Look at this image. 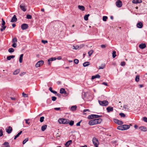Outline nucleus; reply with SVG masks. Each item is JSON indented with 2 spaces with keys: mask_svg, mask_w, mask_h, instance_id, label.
<instances>
[{
  "mask_svg": "<svg viewBox=\"0 0 147 147\" xmlns=\"http://www.w3.org/2000/svg\"><path fill=\"white\" fill-rule=\"evenodd\" d=\"M102 120L101 118L96 119L90 120L88 124L90 125H93L98 124L100 123Z\"/></svg>",
  "mask_w": 147,
  "mask_h": 147,
  "instance_id": "f257e3e1",
  "label": "nucleus"
},
{
  "mask_svg": "<svg viewBox=\"0 0 147 147\" xmlns=\"http://www.w3.org/2000/svg\"><path fill=\"white\" fill-rule=\"evenodd\" d=\"M60 123L66 124L69 123V121L68 119H60L58 120Z\"/></svg>",
  "mask_w": 147,
  "mask_h": 147,
  "instance_id": "f03ea898",
  "label": "nucleus"
},
{
  "mask_svg": "<svg viewBox=\"0 0 147 147\" xmlns=\"http://www.w3.org/2000/svg\"><path fill=\"white\" fill-rule=\"evenodd\" d=\"M99 104L103 106H106L108 105L109 102L108 101L106 100L101 101L99 100L98 101Z\"/></svg>",
  "mask_w": 147,
  "mask_h": 147,
  "instance_id": "7ed1b4c3",
  "label": "nucleus"
},
{
  "mask_svg": "<svg viewBox=\"0 0 147 147\" xmlns=\"http://www.w3.org/2000/svg\"><path fill=\"white\" fill-rule=\"evenodd\" d=\"M92 141L94 146L95 147H98V146L99 143L98 139L94 137L92 139Z\"/></svg>",
  "mask_w": 147,
  "mask_h": 147,
  "instance_id": "20e7f679",
  "label": "nucleus"
},
{
  "mask_svg": "<svg viewBox=\"0 0 147 147\" xmlns=\"http://www.w3.org/2000/svg\"><path fill=\"white\" fill-rule=\"evenodd\" d=\"M44 63V61H43L41 60L38 62L35 65V67H40L41 65H42Z\"/></svg>",
  "mask_w": 147,
  "mask_h": 147,
  "instance_id": "39448f33",
  "label": "nucleus"
},
{
  "mask_svg": "<svg viewBox=\"0 0 147 147\" xmlns=\"http://www.w3.org/2000/svg\"><path fill=\"white\" fill-rule=\"evenodd\" d=\"M116 5L117 7H120L122 6V3L121 1L118 0L116 2Z\"/></svg>",
  "mask_w": 147,
  "mask_h": 147,
  "instance_id": "423d86ee",
  "label": "nucleus"
},
{
  "mask_svg": "<svg viewBox=\"0 0 147 147\" xmlns=\"http://www.w3.org/2000/svg\"><path fill=\"white\" fill-rule=\"evenodd\" d=\"M28 27V24H22L21 26V28L22 30H24L27 29Z\"/></svg>",
  "mask_w": 147,
  "mask_h": 147,
  "instance_id": "0eeeda50",
  "label": "nucleus"
},
{
  "mask_svg": "<svg viewBox=\"0 0 147 147\" xmlns=\"http://www.w3.org/2000/svg\"><path fill=\"white\" fill-rule=\"evenodd\" d=\"M5 130L7 132L8 134H10L12 132V127L9 126L8 127V128L7 129H6Z\"/></svg>",
  "mask_w": 147,
  "mask_h": 147,
  "instance_id": "6e6552de",
  "label": "nucleus"
},
{
  "mask_svg": "<svg viewBox=\"0 0 147 147\" xmlns=\"http://www.w3.org/2000/svg\"><path fill=\"white\" fill-rule=\"evenodd\" d=\"M17 18L16 16L15 15H14L13 17L12 18L11 22H16L17 21Z\"/></svg>",
  "mask_w": 147,
  "mask_h": 147,
  "instance_id": "1a4fd4ad",
  "label": "nucleus"
},
{
  "mask_svg": "<svg viewBox=\"0 0 147 147\" xmlns=\"http://www.w3.org/2000/svg\"><path fill=\"white\" fill-rule=\"evenodd\" d=\"M114 122L116 123L119 125H121L123 124L122 121L119 120L117 119H115L114 120Z\"/></svg>",
  "mask_w": 147,
  "mask_h": 147,
  "instance_id": "9d476101",
  "label": "nucleus"
},
{
  "mask_svg": "<svg viewBox=\"0 0 147 147\" xmlns=\"http://www.w3.org/2000/svg\"><path fill=\"white\" fill-rule=\"evenodd\" d=\"M139 129L142 131H147L146 128L144 126L140 127Z\"/></svg>",
  "mask_w": 147,
  "mask_h": 147,
  "instance_id": "9b49d317",
  "label": "nucleus"
},
{
  "mask_svg": "<svg viewBox=\"0 0 147 147\" xmlns=\"http://www.w3.org/2000/svg\"><path fill=\"white\" fill-rule=\"evenodd\" d=\"M56 58L55 57H52L48 59V61L49 65H51V62H50V61H52L55 60H56Z\"/></svg>",
  "mask_w": 147,
  "mask_h": 147,
  "instance_id": "f8f14e48",
  "label": "nucleus"
},
{
  "mask_svg": "<svg viewBox=\"0 0 147 147\" xmlns=\"http://www.w3.org/2000/svg\"><path fill=\"white\" fill-rule=\"evenodd\" d=\"M3 145L4 146H2L1 147H10L9 143L7 142H4L3 144Z\"/></svg>",
  "mask_w": 147,
  "mask_h": 147,
  "instance_id": "ddd939ff",
  "label": "nucleus"
},
{
  "mask_svg": "<svg viewBox=\"0 0 147 147\" xmlns=\"http://www.w3.org/2000/svg\"><path fill=\"white\" fill-rule=\"evenodd\" d=\"M146 45L145 44H141L139 45V47L141 49H143L146 47Z\"/></svg>",
  "mask_w": 147,
  "mask_h": 147,
  "instance_id": "4468645a",
  "label": "nucleus"
},
{
  "mask_svg": "<svg viewBox=\"0 0 147 147\" xmlns=\"http://www.w3.org/2000/svg\"><path fill=\"white\" fill-rule=\"evenodd\" d=\"M107 110L108 112H110L111 111H113V108L110 106H109L107 108Z\"/></svg>",
  "mask_w": 147,
  "mask_h": 147,
  "instance_id": "2eb2a0df",
  "label": "nucleus"
},
{
  "mask_svg": "<svg viewBox=\"0 0 147 147\" xmlns=\"http://www.w3.org/2000/svg\"><path fill=\"white\" fill-rule=\"evenodd\" d=\"M123 130H125L129 129L130 128V126L127 125H122Z\"/></svg>",
  "mask_w": 147,
  "mask_h": 147,
  "instance_id": "dca6fc26",
  "label": "nucleus"
},
{
  "mask_svg": "<svg viewBox=\"0 0 147 147\" xmlns=\"http://www.w3.org/2000/svg\"><path fill=\"white\" fill-rule=\"evenodd\" d=\"M142 1L141 0H133L132 2L134 3L137 4L141 3Z\"/></svg>",
  "mask_w": 147,
  "mask_h": 147,
  "instance_id": "f3484780",
  "label": "nucleus"
},
{
  "mask_svg": "<svg viewBox=\"0 0 147 147\" xmlns=\"http://www.w3.org/2000/svg\"><path fill=\"white\" fill-rule=\"evenodd\" d=\"M60 92L61 94H66V92L65 91V89L63 88H61L60 90Z\"/></svg>",
  "mask_w": 147,
  "mask_h": 147,
  "instance_id": "a211bd4d",
  "label": "nucleus"
},
{
  "mask_svg": "<svg viewBox=\"0 0 147 147\" xmlns=\"http://www.w3.org/2000/svg\"><path fill=\"white\" fill-rule=\"evenodd\" d=\"M137 27L139 28H141L143 26V24L142 22H139L137 24Z\"/></svg>",
  "mask_w": 147,
  "mask_h": 147,
  "instance_id": "6ab92c4d",
  "label": "nucleus"
},
{
  "mask_svg": "<svg viewBox=\"0 0 147 147\" xmlns=\"http://www.w3.org/2000/svg\"><path fill=\"white\" fill-rule=\"evenodd\" d=\"M72 143V141L71 140H69L65 144V145L67 146H68Z\"/></svg>",
  "mask_w": 147,
  "mask_h": 147,
  "instance_id": "aec40b11",
  "label": "nucleus"
},
{
  "mask_svg": "<svg viewBox=\"0 0 147 147\" xmlns=\"http://www.w3.org/2000/svg\"><path fill=\"white\" fill-rule=\"evenodd\" d=\"M20 7L21 10L24 11H25L26 10V9L25 8V6L23 5H20Z\"/></svg>",
  "mask_w": 147,
  "mask_h": 147,
  "instance_id": "412c9836",
  "label": "nucleus"
},
{
  "mask_svg": "<svg viewBox=\"0 0 147 147\" xmlns=\"http://www.w3.org/2000/svg\"><path fill=\"white\" fill-rule=\"evenodd\" d=\"M78 7L82 11H84L85 10V7L83 6L79 5L78 6Z\"/></svg>",
  "mask_w": 147,
  "mask_h": 147,
  "instance_id": "4be33fe9",
  "label": "nucleus"
},
{
  "mask_svg": "<svg viewBox=\"0 0 147 147\" xmlns=\"http://www.w3.org/2000/svg\"><path fill=\"white\" fill-rule=\"evenodd\" d=\"M23 55V54H22L20 55L19 59V62L20 63H22V62Z\"/></svg>",
  "mask_w": 147,
  "mask_h": 147,
  "instance_id": "5701e85b",
  "label": "nucleus"
},
{
  "mask_svg": "<svg viewBox=\"0 0 147 147\" xmlns=\"http://www.w3.org/2000/svg\"><path fill=\"white\" fill-rule=\"evenodd\" d=\"M47 125H45L42 126L41 127V130L42 131H44L47 129Z\"/></svg>",
  "mask_w": 147,
  "mask_h": 147,
  "instance_id": "b1692460",
  "label": "nucleus"
},
{
  "mask_svg": "<svg viewBox=\"0 0 147 147\" xmlns=\"http://www.w3.org/2000/svg\"><path fill=\"white\" fill-rule=\"evenodd\" d=\"M22 131H20L19 133H18L16 135V136H15V137L14 138V140H16V138L18 137L22 133Z\"/></svg>",
  "mask_w": 147,
  "mask_h": 147,
  "instance_id": "393cba45",
  "label": "nucleus"
},
{
  "mask_svg": "<svg viewBox=\"0 0 147 147\" xmlns=\"http://www.w3.org/2000/svg\"><path fill=\"white\" fill-rule=\"evenodd\" d=\"M15 57V55H10L7 57V59L8 60H10L11 59H13Z\"/></svg>",
  "mask_w": 147,
  "mask_h": 147,
  "instance_id": "a878e982",
  "label": "nucleus"
},
{
  "mask_svg": "<svg viewBox=\"0 0 147 147\" xmlns=\"http://www.w3.org/2000/svg\"><path fill=\"white\" fill-rule=\"evenodd\" d=\"M88 118L89 119H92L94 118V115L92 114L88 116Z\"/></svg>",
  "mask_w": 147,
  "mask_h": 147,
  "instance_id": "bb28decb",
  "label": "nucleus"
},
{
  "mask_svg": "<svg viewBox=\"0 0 147 147\" xmlns=\"http://www.w3.org/2000/svg\"><path fill=\"white\" fill-rule=\"evenodd\" d=\"M90 65V63L89 62H86L84 63L83 64V66L84 67H86V66H87L88 65Z\"/></svg>",
  "mask_w": 147,
  "mask_h": 147,
  "instance_id": "cd10ccee",
  "label": "nucleus"
},
{
  "mask_svg": "<svg viewBox=\"0 0 147 147\" xmlns=\"http://www.w3.org/2000/svg\"><path fill=\"white\" fill-rule=\"evenodd\" d=\"M77 108V106L76 105L73 106L71 107V110L72 111H74L76 110Z\"/></svg>",
  "mask_w": 147,
  "mask_h": 147,
  "instance_id": "c85d7f7f",
  "label": "nucleus"
},
{
  "mask_svg": "<svg viewBox=\"0 0 147 147\" xmlns=\"http://www.w3.org/2000/svg\"><path fill=\"white\" fill-rule=\"evenodd\" d=\"M20 72V70L19 69H17L13 73L14 75H17Z\"/></svg>",
  "mask_w": 147,
  "mask_h": 147,
  "instance_id": "c756f323",
  "label": "nucleus"
},
{
  "mask_svg": "<svg viewBox=\"0 0 147 147\" xmlns=\"http://www.w3.org/2000/svg\"><path fill=\"white\" fill-rule=\"evenodd\" d=\"M90 15L89 14L86 15L84 17V20L86 21L87 20H88V17Z\"/></svg>",
  "mask_w": 147,
  "mask_h": 147,
  "instance_id": "7c9ffc66",
  "label": "nucleus"
},
{
  "mask_svg": "<svg viewBox=\"0 0 147 147\" xmlns=\"http://www.w3.org/2000/svg\"><path fill=\"white\" fill-rule=\"evenodd\" d=\"M117 129H118L121 130H123V126L122 125L119 126H118L117 127Z\"/></svg>",
  "mask_w": 147,
  "mask_h": 147,
  "instance_id": "2f4dec72",
  "label": "nucleus"
},
{
  "mask_svg": "<svg viewBox=\"0 0 147 147\" xmlns=\"http://www.w3.org/2000/svg\"><path fill=\"white\" fill-rule=\"evenodd\" d=\"M14 49L12 48H9L8 49V51L9 53L13 52H14Z\"/></svg>",
  "mask_w": 147,
  "mask_h": 147,
  "instance_id": "473e14b6",
  "label": "nucleus"
},
{
  "mask_svg": "<svg viewBox=\"0 0 147 147\" xmlns=\"http://www.w3.org/2000/svg\"><path fill=\"white\" fill-rule=\"evenodd\" d=\"M93 50H91L88 53L89 56H90L93 53Z\"/></svg>",
  "mask_w": 147,
  "mask_h": 147,
  "instance_id": "72a5a7b5",
  "label": "nucleus"
},
{
  "mask_svg": "<svg viewBox=\"0 0 147 147\" xmlns=\"http://www.w3.org/2000/svg\"><path fill=\"white\" fill-rule=\"evenodd\" d=\"M6 27V26H1V28L0 29L1 31H3L5 29Z\"/></svg>",
  "mask_w": 147,
  "mask_h": 147,
  "instance_id": "f704fd0d",
  "label": "nucleus"
},
{
  "mask_svg": "<svg viewBox=\"0 0 147 147\" xmlns=\"http://www.w3.org/2000/svg\"><path fill=\"white\" fill-rule=\"evenodd\" d=\"M116 52L113 51V53H112V57L113 58H114L116 56Z\"/></svg>",
  "mask_w": 147,
  "mask_h": 147,
  "instance_id": "c9c22d12",
  "label": "nucleus"
},
{
  "mask_svg": "<svg viewBox=\"0 0 147 147\" xmlns=\"http://www.w3.org/2000/svg\"><path fill=\"white\" fill-rule=\"evenodd\" d=\"M105 67L104 64H102L101 66H99L98 67V69H103Z\"/></svg>",
  "mask_w": 147,
  "mask_h": 147,
  "instance_id": "e433bc0d",
  "label": "nucleus"
},
{
  "mask_svg": "<svg viewBox=\"0 0 147 147\" xmlns=\"http://www.w3.org/2000/svg\"><path fill=\"white\" fill-rule=\"evenodd\" d=\"M135 81L137 82H138L139 81V76H137L135 78Z\"/></svg>",
  "mask_w": 147,
  "mask_h": 147,
  "instance_id": "4c0bfd02",
  "label": "nucleus"
},
{
  "mask_svg": "<svg viewBox=\"0 0 147 147\" xmlns=\"http://www.w3.org/2000/svg\"><path fill=\"white\" fill-rule=\"evenodd\" d=\"M28 138H25L24 140L23 141V144H25V143L28 141Z\"/></svg>",
  "mask_w": 147,
  "mask_h": 147,
  "instance_id": "58836bf2",
  "label": "nucleus"
},
{
  "mask_svg": "<svg viewBox=\"0 0 147 147\" xmlns=\"http://www.w3.org/2000/svg\"><path fill=\"white\" fill-rule=\"evenodd\" d=\"M74 122L73 121H72V120H71V121L69 123V125L72 126V125H73L74 124Z\"/></svg>",
  "mask_w": 147,
  "mask_h": 147,
  "instance_id": "ea45409f",
  "label": "nucleus"
},
{
  "mask_svg": "<svg viewBox=\"0 0 147 147\" xmlns=\"http://www.w3.org/2000/svg\"><path fill=\"white\" fill-rule=\"evenodd\" d=\"M22 95L23 97H28V94H25L24 92L22 93Z\"/></svg>",
  "mask_w": 147,
  "mask_h": 147,
  "instance_id": "a19ab883",
  "label": "nucleus"
},
{
  "mask_svg": "<svg viewBox=\"0 0 147 147\" xmlns=\"http://www.w3.org/2000/svg\"><path fill=\"white\" fill-rule=\"evenodd\" d=\"M107 17L106 16H103L102 17V20L104 21H107Z\"/></svg>",
  "mask_w": 147,
  "mask_h": 147,
  "instance_id": "79ce46f5",
  "label": "nucleus"
},
{
  "mask_svg": "<svg viewBox=\"0 0 147 147\" xmlns=\"http://www.w3.org/2000/svg\"><path fill=\"white\" fill-rule=\"evenodd\" d=\"M44 117H41L40 118V121L41 122H42L44 121Z\"/></svg>",
  "mask_w": 147,
  "mask_h": 147,
  "instance_id": "37998d69",
  "label": "nucleus"
},
{
  "mask_svg": "<svg viewBox=\"0 0 147 147\" xmlns=\"http://www.w3.org/2000/svg\"><path fill=\"white\" fill-rule=\"evenodd\" d=\"M26 18L28 19H31L32 18V16L28 14L26 16Z\"/></svg>",
  "mask_w": 147,
  "mask_h": 147,
  "instance_id": "c03bdc74",
  "label": "nucleus"
},
{
  "mask_svg": "<svg viewBox=\"0 0 147 147\" xmlns=\"http://www.w3.org/2000/svg\"><path fill=\"white\" fill-rule=\"evenodd\" d=\"M119 115L121 117H125V115L123 113H120Z\"/></svg>",
  "mask_w": 147,
  "mask_h": 147,
  "instance_id": "a18cd8bd",
  "label": "nucleus"
},
{
  "mask_svg": "<svg viewBox=\"0 0 147 147\" xmlns=\"http://www.w3.org/2000/svg\"><path fill=\"white\" fill-rule=\"evenodd\" d=\"M17 42V39L16 37H14L12 40L13 42L16 43Z\"/></svg>",
  "mask_w": 147,
  "mask_h": 147,
  "instance_id": "49530a36",
  "label": "nucleus"
},
{
  "mask_svg": "<svg viewBox=\"0 0 147 147\" xmlns=\"http://www.w3.org/2000/svg\"><path fill=\"white\" fill-rule=\"evenodd\" d=\"M74 63L76 64H77L79 62V60L78 59H75L74 60Z\"/></svg>",
  "mask_w": 147,
  "mask_h": 147,
  "instance_id": "de8ad7c7",
  "label": "nucleus"
},
{
  "mask_svg": "<svg viewBox=\"0 0 147 147\" xmlns=\"http://www.w3.org/2000/svg\"><path fill=\"white\" fill-rule=\"evenodd\" d=\"M52 100L53 101H55L57 99V98L55 96H52L51 97Z\"/></svg>",
  "mask_w": 147,
  "mask_h": 147,
  "instance_id": "09e8293b",
  "label": "nucleus"
},
{
  "mask_svg": "<svg viewBox=\"0 0 147 147\" xmlns=\"http://www.w3.org/2000/svg\"><path fill=\"white\" fill-rule=\"evenodd\" d=\"M13 44L12 45V46L14 48H16L17 46V45L16 43L13 42Z\"/></svg>",
  "mask_w": 147,
  "mask_h": 147,
  "instance_id": "8fccbe9b",
  "label": "nucleus"
},
{
  "mask_svg": "<svg viewBox=\"0 0 147 147\" xmlns=\"http://www.w3.org/2000/svg\"><path fill=\"white\" fill-rule=\"evenodd\" d=\"M86 111L90 112V110L88 109H85L83 110V112L84 113V114H86V113H85Z\"/></svg>",
  "mask_w": 147,
  "mask_h": 147,
  "instance_id": "3c124183",
  "label": "nucleus"
},
{
  "mask_svg": "<svg viewBox=\"0 0 147 147\" xmlns=\"http://www.w3.org/2000/svg\"><path fill=\"white\" fill-rule=\"evenodd\" d=\"M41 42L43 44H45L46 43H47L48 42V41L46 40H42L41 41Z\"/></svg>",
  "mask_w": 147,
  "mask_h": 147,
  "instance_id": "603ef678",
  "label": "nucleus"
},
{
  "mask_svg": "<svg viewBox=\"0 0 147 147\" xmlns=\"http://www.w3.org/2000/svg\"><path fill=\"white\" fill-rule=\"evenodd\" d=\"M2 25L3 26H4L5 24V22L3 20V19H2Z\"/></svg>",
  "mask_w": 147,
  "mask_h": 147,
  "instance_id": "864d4df0",
  "label": "nucleus"
},
{
  "mask_svg": "<svg viewBox=\"0 0 147 147\" xmlns=\"http://www.w3.org/2000/svg\"><path fill=\"white\" fill-rule=\"evenodd\" d=\"M121 65L122 66H124L125 65V63L124 61H122V62H121Z\"/></svg>",
  "mask_w": 147,
  "mask_h": 147,
  "instance_id": "5fc2aeb1",
  "label": "nucleus"
},
{
  "mask_svg": "<svg viewBox=\"0 0 147 147\" xmlns=\"http://www.w3.org/2000/svg\"><path fill=\"white\" fill-rule=\"evenodd\" d=\"M3 134V130L2 129L0 130V137Z\"/></svg>",
  "mask_w": 147,
  "mask_h": 147,
  "instance_id": "6e6d98bb",
  "label": "nucleus"
},
{
  "mask_svg": "<svg viewBox=\"0 0 147 147\" xmlns=\"http://www.w3.org/2000/svg\"><path fill=\"white\" fill-rule=\"evenodd\" d=\"M82 120H81L78 123H76V125L77 126H80V124L81 122H82Z\"/></svg>",
  "mask_w": 147,
  "mask_h": 147,
  "instance_id": "4d7b16f0",
  "label": "nucleus"
},
{
  "mask_svg": "<svg viewBox=\"0 0 147 147\" xmlns=\"http://www.w3.org/2000/svg\"><path fill=\"white\" fill-rule=\"evenodd\" d=\"M30 120L29 119H25V121H26V124H28V125H29L30 124V122H28V121H29Z\"/></svg>",
  "mask_w": 147,
  "mask_h": 147,
  "instance_id": "13d9d810",
  "label": "nucleus"
},
{
  "mask_svg": "<svg viewBox=\"0 0 147 147\" xmlns=\"http://www.w3.org/2000/svg\"><path fill=\"white\" fill-rule=\"evenodd\" d=\"M95 78H100V76L99 74H97L95 76H94Z\"/></svg>",
  "mask_w": 147,
  "mask_h": 147,
  "instance_id": "bf43d9fd",
  "label": "nucleus"
},
{
  "mask_svg": "<svg viewBox=\"0 0 147 147\" xmlns=\"http://www.w3.org/2000/svg\"><path fill=\"white\" fill-rule=\"evenodd\" d=\"M143 120L146 122H147V118L146 117H143Z\"/></svg>",
  "mask_w": 147,
  "mask_h": 147,
  "instance_id": "052dcab7",
  "label": "nucleus"
},
{
  "mask_svg": "<svg viewBox=\"0 0 147 147\" xmlns=\"http://www.w3.org/2000/svg\"><path fill=\"white\" fill-rule=\"evenodd\" d=\"M26 74V72H23L22 73H21L20 74V75L21 76H22L24 75H25Z\"/></svg>",
  "mask_w": 147,
  "mask_h": 147,
  "instance_id": "680f3d73",
  "label": "nucleus"
},
{
  "mask_svg": "<svg viewBox=\"0 0 147 147\" xmlns=\"http://www.w3.org/2000/svg\"><path fill=\"white\" fill-rule=\"evenodd\" d=\"M99 118V115H94V118Z\"/></svg>",
  "mask_w": 147,
  "mask_h": 147,
  "instance_id": "e2e57ef3",
  "label": "nucleus"
},
{
  "mask_svg": "<svg viewBox=\"0 0 147 147\" xmlns=\"http://www.w3.org/2000/svg\"><path fill=\"white\" fill-rule=\"evenodd\" d=\"M54 109L55 110L58 111L60 109V108H54Z\"/></svg>",
  "mask_w": 147,
  "mask_h": 147,
  "instance_id": "0e129e2a",
  "label": "nucleus"
},
{
  "mask_svg": "<svg viewBox=\"0 0 147 147\" xmlns=\"http://www.w3.org/2000/svg\"><path fill=\"white\" fill-rule=\"evenodd\" d=\"M101 47L102 48H105L106 46L105 45H101Z\"/></svg>",
  "mask_w": 147,
  "mask_h": 147,
  "instance_id": "69168bd1",
  "label": "nucleus"
},
{
  "mask_svg": "<svg viewBox=\"0 0 147 147\" xmlns=\"http://www.w3.org/2000/svg\"><path fill=\"white\" fill-rule=\"evenodd\" d=\"M102 84L106 86H108V84L107 83L103 82L102 83Z\"/></svg>",
  "mask_w": 147,
  "mask_h": 147,
  "instance_id": "338daca9",
  "label": "nucleus"
},
{
  "mask_svg": "<svg viewBox=\"0 0 147 147\" xmlns=\"http://www.w3.org/2000/svg\"><path fill=\"white\" fill-rule=\"evenodd\" d=\"M49 90L52 92L53 91L52 87H50L49 88Z\"/></svg>",
  "mask_w": 147,
  "mask_h": 147,
  "instance_id": "774afa93",
  "label": "nucleus"
}]
</instances>
